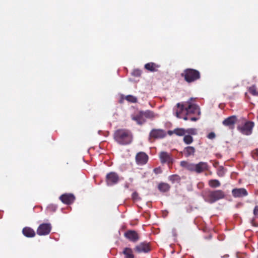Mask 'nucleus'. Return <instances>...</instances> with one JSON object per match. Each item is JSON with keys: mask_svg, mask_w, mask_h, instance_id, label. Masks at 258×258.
Returning a JSON list of instances; mask_svg holds the SVG:
<instances>
[{"mask_svg": "<svg viewBox=\"0 0 258 258\" xmlns=\"http://www.w3.org/2000/svg\"><path fill=\"white\" fill-rule=\"evenodd\" d=\"M209 166L207 162H200L196 164V172L201 173L208 170Z\"/></svg>", "mask_w": 258, "mask_h": 258, "instance_id": "f3484780", "label": "nucleus"}, {"mask_svg": "<svg viewBox=\"0 0 258 258\" xmlns=\"http://www.w3.org/2000/svg\"><path fill=\"white\" fill-rule=\"evenodd\" d=\"M251 224L254 226H255V227H258V223H256L255 222V219L254 218H253L251 220Z\"/></svg>", "mask_w": 258, "mask_h": 258, "instance_id": "79ce46f5", "label": "nucleus"}, {"mask_svg": "<svg viewBox=\"0 0 258 258\" xmlns=\"http://www.w3.org/2000/svg\"><path fill=\"white\" fill-rule=\"evenodd\" d=\"M125 99L128 102L131 103L137 102V98L131 95H127L125 97Z\"/></svg>", "mask_w": 258, "mask_h": 258, "instance_id": "c756f323", "label": "nucleus"}, {"mask_svg": "<svg viewBox=\"0 0 258 258\" xmlns=\"http://www.w3.org/2000/svg\"><path fill=\"white\" fill-rule=\"evenodd\" d=\"M183 141L185 144L189 145L193 142L194 139L190 135H188L184 136Z\"/></svg>", "mask_w": 258, "mask_h": 258, "instance_id": "a878e982", "label": "nucleus"}, {"mask_svg": "<svg viewBox=\"0 0 258 258\" xmlns=\"http://www.w3.org/2000/svg\"><path fill=\"white\" fill-rule=\"evenodd\" d=\"M249 92L253 96H258V91L256 90L255 86L253 85L249 88Z\"/></svg>", "mask_w": 258, "mask_h": 258, "instance_id": "7c9ffc66", "label": "nucleus"}, {"mask_svg": "<svg viewBox=\"0 0 258 258\" xmlns=\"http://www.w3.org/2000/svg\"><path fill=\"white\" fill-rule=\"evenodd\" d=\"M145 118L149 119L151 120L154 119L155 118L158 117V115L154 113L153 111L147 110L143 111Z\"/></svg>", "mask_w": 258, "mask_h": 258, "instance_id": "4be33fe9", "label": "nucleus"}, {"mask_svg": "<svg viewBox=\"0 0 258 258\" xmlns=\"http://www.w3.org/2000/svg\"><path fill=\"white\" fill-rule=\"evenodd\" d=\"M253 213L255 218L258 219V206H255L253 209Z\"/></svg>", "mask_w": 258, "mask_h": 258, "instance_id": "4c0bfd02", "label": "nucleus"}, {"mask_svg": "<svg viewBox=\"0 0 258 258\" xmlns=\"http://www.w3.org/2000/svg\"><path fill=\"white\" fill-rule=\"evenodd\" d=\"M151 250L150 242L144 241L135 246L134 250L138 253H148Z\"/></svg>", "mask_w": 258, "mask_h": 258, "instance_id": "423d86ee", "label": "nucleus"}, {"mask_svg": "<svg viewBox=\"0 0 258 258\" xmlns=\"http://www.w3.org/2000/svg\"><path fill=\"white\" fill-rule=\"evenodd\" d=\"M188 106L185 108V111L186 112L187 115L189 113L197 114L200 115L201 112L200 107L198 105L195 104H192L190 101L187 102Z\"/></svg>", "mask_w": 258, "mask_h": 258, "instance_id": "ddd939ff", "label": "nucleus"}, {"mask_svg": "<svg viewBox=\"0 0 258 258\" xmlns=\"http://www.w3.org/2000/svg\"><path fill=\"white\" fill-rule=\"evenodd\" d=\"M181 76L187 83H191L201 79V73L198 70L188 68L183 71Z\"/></svg>", "mask_w": 258, "mask_h": 258, "instance_id": "f03ea898", "label": "nucleus"}, {"mask_svg": "<svg viewBox=\"0 0 258 258\" xmlns=\"http://www.w3.org/2000/svg\"><path fill=\"white\" fill-rule=\"evenodd\" d=\"M132 198L135 201H138L141 200V198L139 196L138 193L136 191H135L132 194Z\"/></svg>", "mask_w": 258, "mask_h": 258, "instance_id": "72a5a7b5", "label": "nucleus"}, {"mask_svg": "<svg viewBox=\"0 0 258 258\" xmlns=\"http://www.w3.org/2000/svg\"><path fill=\"white\" fill-rule=\"evenodd\" d=\"M154 172L155 174H158L162 172V170L160 168H156L154 169Z\"/></svg>", "mask_w": 258, "mask_h": 258, "instance_id": "a19ab883", "label": "nucleus"}, {"mask_svg": "<svg viewBox=\"0 0 258 258\" xmlns=\"http://www.w3.org/2000/svg\"><path fill=\"white\" fill-rule=\"evenodd\" d=\"M57 209V207L53 204L50 205L47 207V210L50 212H55Z\"/></svg>", "mask_w": 258, "mask_h": 258, "instance_id": "f704fd0d", "label": "nucleus"}, {"mask_svg": "<svg viewBox=\"0 0 258 258\" xmlns=\"http://www.w3.org/2000/svg\"><path fill=\"white\" fill-rule=\"evenodd\" d=\"M23 234L27 237H33L35 236V232L34 230L28 227H24L22 230Z\"/></svg>", "mask_w": 258, "mask_h": 258, "instance_id": "6ab92c4d", "label": "nucleus"}, {"mask_svg": "<svg viewBox=\"0 0 258 258\" xmlns=\"http://www.w3.org/2000/svg\"><path fill=\"white\" fill-rule=\"evenodd\" d=\"M132 119L135 121L139 125H142L146 121L145 118L143 111H139L135 114H133L131 116Z\"/></svg>", "mask_w": 258, "mask_h": 258, "instance_id": "f8f14e48", "label": "nucleus"}, {"mask_svg": "<svg viewBox=\"0 0 258 258\" xmlns=\"http://www.w3.org/2000/svg\"><path fill=\"white\" fill-rule=\"evenodd\" d=\"M254 123L252 121H246L242 126H238V130L244 135L248 136L252 134Z\"/></svg>", "mask_w": 258, "mask_h": 258, "instance_id": "39448f33", "label": "nucleus"}, {"mask_svg": "<svg viewBox=\"0 0 258 258\" xmlns=\"http://www.w3.org/2000/svg\"><path fill=\"white\" fill-rule=\"evenodd\" d=\"M225 197L224 192L220 189L205 191V200L209 203L212 204L217 201L223 199Z\"/></svg>", "mask_w": 258, "mask_h": 258, "instance_id": "7ed1b4c3", "label": "nucleus"}, {"mask_svg": "<svg viewBox=\"0 0 258 258\" xmlns=\"http://www.w3.org/2000/svg\"><path fill=\"white\" fill-rule=\"evenodd\" d=\"M182 118L184 120H188V119H189V118H188V116H187V115H186V116H184V117H182Z\"/></svg>", "mask_w": 258, "mask_h": 258, "instance_id": "c03bdc74", "label": "nucleus"}, {"mask_svg": "<svg viewBox=\"0 0 258 258\" xmlns=\"http://www.w3.org/2000/svg\"><path fill=\"white\" fill-rule=\"evenodd\" d=\"M173 133L178 136H182L186 134V130L183 128H176L173 131Z\"/></svg>", "mask_w": 258, "mask_h": 258, "instance_id": "bb28decb", "label": "nucleus"}, {"mask_svg": "<svg viewBox=\"0 0 258 258\" xmlns=\"http://www.w3.org/2000/svg\"><path fill=\"white\" fill-rule=\"evenodd\" d=\"M252 156L254 159L258 160V149L252 152Z\"/></svg>", "mask_w": 258, "mask_h": 258, "instance_id": "c9c22d12", "label": "nucleus"}, {"mask_svg": "<svg viewBox=\"0 0 258 258\" xmlns=\"http://www.w3.org/2000/svg\"><path fill=\"white\" fill-rule=\"evenodd\" d=\"M125 187H126V188H128V185L126 184V185H125Z\"/></svg>", "mask_w": 258, "mask_h": 258, "instance_id": "a18cd8bd", "label": "nucleus"}, {"mask_svg": "<svg viewBox=\"0 0 258 258\" xmlns=\"http://www.w3.org/2000/svg\"><path fill=\"white\" fill-rule=\"evenodd\" d=\"M149 159L148 155L143 152H140L138 153L135 157V160L137 164L140 165H143L146 164Z\"/></svg>", "mask_w": 258, "mask_h": 258, "instance_id": "9b49d317", "label": "nucleus"}, {"mask_svg": "<svg viewBox=\"0 0 258 258\" xmlns=\"http://www.w3.org/2000/svg\"><path fill=\"white\" fill-rule=\"evenodd\" d=\"M208 184L212 188L218 187L221 185L220 181L217 179H211L209 180Z\"/></svg>", "mask_w": 258, "mask_h": 258, "instance_id": "393cba45", "label": "nucleus"}, {"mask_svg": "<svg viewBox=\"0 0 258 258\" xmlns=\"http://www.w3.org/2000/svg\"><path fill=\"white\" fill-rule=\"evenodd\" d=\"M160 66L154 62H149L145 65V69L150 72H156Z\"/></svg>", "mask_w": 258, "mask_h": 258, "instance_id": "412c9836", "label": "nucleus"}, {"mask_svg": "<svg viewBox=\"0 0 258 258\" xmlns=\"http://www.w3.org/2000/svg\"><path fill=\"white\" fill-rule=\"evenodd\" d=\"M186 133L196 135L197 134L196 130L195 128H188L186 130Z\"/></svg>", "mask_w": 258, "mask_h": 258, "instance_id": "e433bc0d", "label": "nucleus"}, {"mask_svg": "<svg viewBox=\"0 0 258 258\" xmlns=\"http://www.w3.org/2000/svg\"><path fill=\"white\" fill-rule=\"evenodd\" d=\"M232 195L234 198H240L248 195V192L244 188H235L232 190Z\"/></svg>", "mask_w": 258, "mask_h": 258, "instance_id": "4468645a", "label": "nucleus"}, {"mask_svg": "<svg viewBox=\"0 0 258 258\" xmlns=\"http://www.w3.org/2000/svg\"><path fill=\"white\" fill-rule=\"evenodd\" d=\"M51 228L50 224H41L38 226L37 229V233L40 236L48 235L50 232Z\"/></svg>", "mask_w": 258, "mask_h": 258, "instance_id": "9d476101", "label": "nucleus"}, {"mask_svg": "<svg viewBox=\"0 0 258 258\" xmlns=\"http://www.w3.org/2000/svg\"><path fill=\"white\" fill-rule=\"evenodd\" d=\"M166 135V132L162 129H152L149 134V140L164 138Z\"/></svg>", "mask_w": 258, "mask_h": 258, "instance_id": "0eeeda50", "label": "nucleus"}, {"mask_svg": "<svg viewBox=\"0 0 258 258\" xmlns=\"http://www.w3.org/2000/svg\"><path fill=\"white\" fill-rule=\"evenodd\" d=\"M113 139L119 145L126 146L131 144L133 140L132 132L126 128H119L114 131Z\"/></svg>", "mask_w": 258, "mask_h": 258, "instance_id": "f257e3e1", "label": "nucleus"}, {"mask_svg": "<svg viewBox=\"0 0 258 258\" xmlns=\"http://www.w3.org/2000/svg\"><path fill=\"white\" fill-rule=\"evenodd\" d=\"M237 118L236 116L232 115L225 118L223 121L222 124L228 126L230 129L234 128V124L236 123Z\"/></svg>", "mask_w": 258, "mask_h": 258, "instance_id": "2eb2a0df", "label": "nucleus"}, {"mask_svg": "<svg viewBox=\"0 0 258 258\" xmlns=\"http://www.w3.org/2000/svg\"><path fill=\"white\" fill-rule=\"evenodd\" d=\"M169 179L172 183H174L175 182H179L180 180V178L179 176L177 175H172L169 177Z\"/></svg>", "mask_w": 258, "mask_h": 258, "instance_id": "c85d7f7f", "label": "nucleus"}, {"mask_svg": "<svg viewBox=\"0 0 258 258\" xmlns=\"http://www.w3.org/2000/svg\"><path fill=\"white\" fill-rule=\"evenodd\" d=\"M142 74V71L140 69H135L132 72V76L136 77H140Z\"/></svg>", "mask_w": 258, "mask_h": 258, "instance_id": "2f4dec72", "label": "nucleus"}, {"mask_svg": "<svg viewBox=\"0 0 258 258\" xmlns=\"http://www.w3.org/2000/svg\"><path fill=\"white\" fill-rule=\"evenodd\" d=\"M124 236L130 241L136 243L140 239V235L139 233L133 230H128L124 233Z\"/></svg>", "mask_w": 258, "mask_h": 258, "instance_id": "1a4fd4ad", "label": "nucleus"}, {"mask_svg": "<svg viewBox=\"0 0 258 258\" xmlns=\"http://www.w3.org/2000/svg\"><path fill=\"white\" fill-rule=\"evenodd\" d=\"M158 187L160 191L166 192L170 189V186L166 183H160L159 184Z\"/></svg>", "mask_w": 258, "mask_h": 258, "instance_id": "b1692460", "label": "nucleus"}, {"mask_svg": "<svg viewBox=\"0 0 258 258\" xmlns=\"http://www.w3.org/2000/svg\"><path fill=\"white\" fill-rule=\"evenodd\" d=\"M186 169L191 172H196V164L189 163Z\"/></svg>", "mask_w": 258, "mask_h": 258, "instance_id": "473e14b6", "label": "nucleus"}, {"mask_svg": "<svg viewBox=\"0 0 258 258\" xmlns=\"http://www.w3.org/2000/svg\"><path fill=\"white\" fill-rule=\"evenodd\" d=\"M177 109L176 110V116L178 118H182L181 114L183 111H185L184 105L182 103H178L176 104Z\"/></svg>", "mask_w": 258, "mask_h": 258, "instance_id": "aec40b11", "label": "nucleus"}, {"mask_svg": "<svg viewBox=\"0 0 258 258\" xmlns=\"http://www.w3.org/2000/svg\"><path fill=\"white\" fill-rule=\"evenodd\" d=\"M122 253L124 255V258H135L133 251L131 248L125 247L122 251Z\"/></svg>", "mask_w": 258, "mask_h": 258, "instance_id": "5701e85b", "label": "nucleus"}, {"mask_svg": "<svg viewBox=\"0 0 258 258\" xmlns=\"http://www.w3.org/2000/svg\"><path fill=\"white\" fill-rule=\"evenodd\" d=\"M189 163L185 161H182L180 162V166L185 167L186 169H187L188 165H189Z\"/></svg>", "mask_w": 258, "mask_h": 258, "instance_id": "58836bf2", "label": "nucleus"}, {"mask_svg": "<svg viewBox=\"0 0 258 258\" xmlns=\"http://www.w3.org/2000/svg\"><path fill=\"white\" fill-rule=\"evenodd\" d=\"M75 199L74 196L71 194H64L59 197V199L63 203L68 205L73 203Z\"/></svg>", "mask_w": 258, "mask_h": 258, "instance_id": "dca6fc26", "label": "nucleus"}, {"mask_svg": "<svg viewBox=\"0 0 258 258\" xmlns=\"http://www.w3.org/2000/svg\"><path fill=\"white\" fill-rule=\"evenodd\" d=\"M159 157L162 164H167L169 167L172 165L173 158L171 154L162 151L159 153Z\"/></svg>", "mask_w": 258, "mask_h": 258, "instance_id": "20e7f679", "label": "nucleus"}, {"mask_svg": "<svg viewBox=\"0 0 258 258\" xmlns=\"http://www.w3.org/2000/svg\"><path fill=\"white\" fill-rule=\"evenodd\" d=\"M196 152L195 148L192 146H187L184 148L181 153L183 154L185 157L194 156Z\"/></svg>", "mask_w": 258, "mask_h": 258, "instance_id": "a211bd4d", "label": "nucleus"}, {"mask_svg": "<svg viewBox=\"0 0 258 258\" xmlns=\"http://www.w3.org/2000/svg\"><path fill=\"white\" fill-rule=\"evenodd\" d=\"M119 179L118 175L114 172H110L106 175V182L108 186H112L116 184Z\"/></svg>", "mask_w": 258, "mask_h": 258, "instance_id": "6e6552de", "label": "nucleus"}, {"mask_svg": "<svg viewBox=\"0 0 258 258\" xmlns=\"http://www.w3.org/2000/svg\"><path fill=\"white\" fill-rule=\"evenodd\" d=\"M208 138L210 139H213L215 138V134L213 132L209 133L208 135Z\"/></svg>", "mask_w": 258, "mask_h": 258, "instance_id": "ea45409f", "label": "nucleus"}, {"mask_svg": "<svg viewBox=\"0 0 258 258\" xmlns=\"http://www.w3.org/2000/svg\"><path fill=\"white\" fill-rule=\"evenodd\" d=\"M226 169L223 166H219L217 170V174L219 177H223L225 175Z\"/></svg>", "mask_w": 258, "mask_h": 258, "instance_id": "cd10ccee", "label": "nucleus"}, {"mask_svg": "<svg viewBox=\"0 0 258 258\" xmlns=\"http://www.w3.org/2000/svg\"><path fill=\"white\" fill-rule=\"evenodd\" d=\"M189 119L191 121H197L198 119V118L195 117H192L189 118Z\"/></svg>", "mask_w": 258, "mask_h": 258, "instance_id": "37998d69", "label": "nucleus"}]
</instances>
